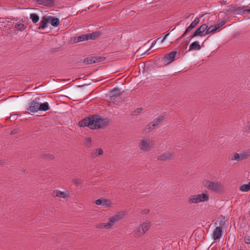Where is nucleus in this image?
Here are the masks:
<instances>
[{"mask_svg": "<svg viewBox=\"0 0 250 250\" xmlns=\"http://www.w3.org/2000/svg\"><path fill=\"white\" fill-rule=\"evenodd\" d=\"M108 123V121L106 118L94 115L83 119L79 122V125L81 127H88L94 129L104 127L107 125Z\"/></svg>", "mask_w": 250, "mask_h": 250, "instance_id": "1", "label": "nucleus"}, {"mask_svg": "<svg viewBox=\"0 0 250 250\" xmlns=\"http://www.w3.org/2000/svg\"><path fill=\"white\" fill-rule=\"evenodd\" d=\"M125 215L124 211H120L108 218L106 223H101L97 225L96 228L101 229H111L117 222L122 220Z\"/></svg>", "mask_w": 250, "mask_h": 250, "instance_id": "2", "label": "nucleus"}, {"mask_svg": "<svg viewBox=\"0 0 250 250\" xmlns=\"http://www.w3.org/2000/svg\"><path fill=\"white\" fill-rule=\"evenodd\" d=\"M100 36V34L99 32H93L76 36L73 38V41L74 42H79L89 40H94L97 39Z\"/></svg>", "mask_w": 250, "mask_h": 250, "instance_id": "3", "label": "nucleus"}, {"mask_svg": "<svg viewBox=\"0 0 250 250\" xmlns=\"http://www.w3.org/2000/svg\"><path fill=\"white\" fill-rule=\"evenodd\" d=\"M208 194L207 193H203L190 196L188 199V202L189 203L197 204L200 202L208 201Z\"/></svg>", "mask_w": 250, "mask_h": 250, "instance_id": "4", "label": "nucleus"}, {"mask_svg": "<svg viewBox=\"0 0 250 250\" xmlns=\"http://www.w3.org/2000/svg\"><path fill=\"white\" fill-rule=\"evenodd\" d=\"M204 185L206 188L211 191L219 192L222 190L221 184L218 181L205 180L204 182Z\"/></svg>", "mask_w": 250, "mask_h": 250, "instance_id": "5", "label": "nucleus"}, {"mask_svg": "<svg viewBox=\"0 0 250 250\" xmlns=\"http://www.w3.org/2000/svg\"><path fill=\"white\" fill-rule=\"evenodd\" d=\"M177 54V52L176 51H173L167 54L162 58L161 62L165 65H168L175 60Z\"/></svg>", "mask_w": 250, "mask_h": 250, "instance_id": "6", "label": "nucleus"}, {"mask_svg": "<svg viewBox=\"0 0 250 250\" xmlns=\"http://www.w3.org/2000/svg\"><path fill=\"white\" fill-rule=\"evenodd\" d=\"M152 144V142L149 138H145L140 142V147L142 150L148 151L150 149Z\"/></svg>", "mask_w": 250, "mask_h": 250, "instance_id": "7", "label": "nucleus"}, {"mask_svg": "<svg viewBox=\"0 0 250 250\" xmlns=\"http://www.w3.org/2000/svg\"><path fill=\"white\" fill-rule=\"evenodd\" d=\"M27 112L30 114H33L39 111V102L37 100L32 101L29 106L27 109Z\"/></svg>", "mask_w": 250, "mask_h": 250, "instance_id": "8", "label": "nucleus"}, {"mask_svg": "<svg viewBox=\"0 0 250 250\" xmlns=\"http://www.w3.org/2000/svg\"><path fill=\"white\" fill-rule=\"evenodd\" d=\"M95 203L97 205L102 206L104 208H108L112 205V201L106 198L98 199L95 201Z\"/></svg>", "mask_w": 250, "mask_h": 250, "instance_id": "9", "label": "nucleus"}, {"mask_svg": "<svg viewBox=\"0 0 250 250\" xmlns=\"http://www.w3.org/2000/svg\"><path fill=\"white\" fill-rule=\"evenodd\" d=\"M207 27L208 25L206 24H202L195 31L193 36H203L206 35V31Z\"/></svg>", "mask_w": 250, "mask_h": 250, "instance_id": "10", "label": "nucleus"}, {"mask_svg": "<svg viewBox=\"0 0 250 250\" xmlns=\"http://www.w3.org/2000/svg\"><path fill=\"white\" fill-rule=\"evenodd\" d=\"M69 192L67 190L62 191L60 190H56L54 191L53 193V196L63 199L67 198L69 197Z\"/></svg>", "mask_w": 250, "mask_h": 250, "instance_id": "11", "label": "nucleus"}, {"mask_svg": "<svg viewBox=\"0 0 250 250\" xmlns=\"http://www.w3.org/2000/svg\"><path fill=\"white\" fill-rule=\"evenodd\" d=\"M149 223L148 222H145L142 224L140 227L137 229L138 235H142L145 233L148 229Z\"/></svg>", "mask_w": 250, "mask_h": 250, "instance_id": "12", "label": "nucleus"}, {"mask_svg": "<svg viewBox=\"0 0 250 250\" xmlns=\"http://www.w3.org/2000/svg\"><path fill=\"white\" fill-rule=\"evenodd\" d=\"M110 97L113 99V102L117 101L120 97V90L115 88L110 93Z\"/></svg>", "mask_w": 250, "mask_h": 250, "instance_id": "13", "label": "nucleus"}, {"mask_svg": "<svg viewBox=\"0 0 250 250\" xmlns=\"http://www.w3.org/2000/svg\"><path fill=\"white\" fill-rule=\"evenodd\" d=\"M222 229L220 227H216L213 231V236L215 241L220 240V237L222 236Z\"/></svg>", "mask_w": 250, "mask_h": 250, "instance_id": "14", "label": "nucleus"}, {"mask_svg": "<svg viewBox=\"0 0 250 250\" xmlns=\"http://www.w3.org/2000/svg\"><path fill=\"white\" fill-rule=\"evenodd\" d=\"M173 158V154L169 151L166 152L158 157L159 160H167Z\"/></svg>", "mask_w": 250, "mask_h": 250, "instance_id": "15", "label": "nucleus"}, {"mask_svg": "<svg viewBox=\"0 0 250 250\" xmlns=\"http://www.w3.org/2000/svg\"><path fill=\"white\" fill-rule=\"evenodd\" d=\"M49 16L43 17L42 20L41 21V24L38 27L39 29H43L48 27V24L49 22Z\"/></svg>", "mask_w": 250, "mask_h": 250, "instance_id": "16", "label": "nucleus"}, {"mask_svg": "<svg viewBox=\"0 0 250 250\" xmlns=\"http://www.w3.org/2000/svg\"><path fill=\"white\" fill-rule=\"evenodd\" d=\"M169 33H166L164 37H163V38L160 37V38H158L156 40L153 41L152 42L150 47H154V46H155L156 45V44L157 43H158L159 45H164L163 43L165 42L166 39L169 35Z\"/></svg>", "mask_w": 250, "mask_h": 250, "instance_id": "17", "label": "nucleus"}, {"mask_svg": "<svg viewBox=\"0 0 250 250\" xmlns=\"http://www.w3.org/2000/svg\"><path fill=\"white\" fill-rule=\"evenodd\" d=\"M163 116H160L156 119L154 121L148 125V129L150 130L153 129L157 125H159L163 120Z\"/></svg>", "mask_w": 250, "mask_h": 250, "instance_id": "18", "label": "nucleus"}, {"mask_svg": "<svg viewBox=\"0 0 250 250\" xmlns=\"http://www.w3.org/2000/svg\"><path fill=\"white\" fill-rule=\"evenodd\" d=\"M49 18H50L49 22L53 26L57 27L60 25V21L58 18H54L52 16H49Z\"/></svg>", "mask_w": 250, "mask_h": 250, "instance_id": "19", "label": "nucleus"}, {"mask_svg": "<svg viewBox=\"0 0 250 250\" xmlns=\"http://www.w3.org/2000/svg\"><path fill=\"white\" fill-rule=\"evenodd\" d=\"M39 106L40 111H46L49 109V104L47 102H44L42 104H40L39 102Z\"/></svg>", "mask_w": 250, "mask_h": 250, "instance_id": "20", "label": "nucleus"}, {"mask_svg": "<svg viewBox=\"0 0 250 250\" xmlns=\"http://www.w3.org/2000/svg\"><path fill=\"white\" fill-rule=\"evenodd\" d=\"M230 159L232 161H236L237 162L242 161L240 153H238L236 152L233 153L231 154Z\"/></svg>", "mask_w": 250, "mask_h": 250, "instance_id": "21", "label": "nucleus"}, {"mask_svg": "<svg viewBox=\"0 0 250 250\" xmlns=\"http://www.w3.org/2000/svg\"><path fill=\"white\" fill-rule=\"evenodd\" d=\"M218 27H216L215 25L210 26L209 27H208L206 29V34L208 35L210 33L215 32L217 30L216 28Z\"/></svg>", "mask_w": 250, "mask_h": 250, "instance_id": "22", "label": "nucleus"}, {"mask_svg": "<svg viewBox=\"0 0 250 250\" xmlns=\"http://www.w3.org/2000/svg\"><path fill=\"white\" fill-rule=\"evenodd\" d=\"M240 190L243 192H247L250 189V181L248 184L242 185L239 188Z\"/></svg>", "mask_w": 250, "mask_h": 250, "instance_id": "23", "label": "nucleus"}, {"mask_svg": "<svg viewBox=\"0 0 250 250\" xmlns=\"http://www.w3.org/2000/svg\"><path fill=\"white\" fill-rule=\"evenodd\" d=\"M242 160L248 158L250 156V149H248L240 153Z\"/></svg>", "mask_w": 250, "mask_h": 250, "instance_id": "24", "label": "nucleus"}, {"mask_svg": "<svg viewBox=\"0 0 250 250\" xmlns=\"http://www.w3.org/2000/svg\"><path fill=\"white\" fill-rule=\"evenodd\" d=\"M83 63L85 64H90L95 63V60H94V57H91L86 58L84 59L83 60Z\"/></svg>", "mask_w": 250, "mask_h": 250, "instance_id": "25", "label": "nucleus"}, {"mask_svg": "<svg viewBox=\"0 0 250 250\" xmlns=\"http://www.w3.org/2000/svg\"><path fill=\"white\" fill-rule=\"evenodd\" d=\"M103 153V151L101 148H98L95 149L92 154L93 157H98V156L102 155Z\"/></svg>", "mask_w": 250, "mask_h": 250, "instance_id": "26", "label": "nucleus"}, {"mask_svg": "<svg viewBox=\"0 0 250 250\" xmlns=\"http://www.w3.org/2000/svg\"><path fill=\"white\" fill-rule=\"evenodd\" d=\"M30 18L32 22L34 23L37 22L39 21V16L35 13H32L30 15Z\"/></svg>", "mask_w": 250, "mask_h": 250, "instance_id": "27", "label": "nucleus"}, {"mask_svg": "<svg viewBox=\"0 0 250 250\" xmlns=\"http://www.w3.org/2000/svg\"><path fill=\"white\" fill-rule=\"evenodd\" d=\"M15 27L17 29V30L20 31H22L25 29L26 26H25L24 24L21 23H17L15 24Z\"/></svg>", "mask_w": 250, "mask_h": 250, "instance_id": "28", "label": "nucleus"}, {"mask_svg": "<svg viewBox=\"0 0 250 250\" xmlns=\"http://www.w3.org/2000/svg\"><path fill=\"white\" fill-rule=\"evenodd\" d=\"M141 48H140L138 50H137V53L141 55V56H143V55H148L149 54V53L148 52L150 50V49L151 48H149V49H148L147 50H146V51H145V52L143 53H142V50L141 49Z\"/></svg>", "mask_w": 250, "mask_h": 250, "instance_id": "29", "label": "nucleus"}, {"mask_svg": "<svg viewBox=\"0 0 250 250\" xmlns=\"http://www.w3.org/2000/svg\"><path fill=\"white\" fill-rule=\"evenodd\" d=\"M197 24H195L194 23V22H193V21L191 23V24L189 25V26L187 28L186 30V32L185 33V34L186 33V32H189L190 31V30H191L192 29H193L196 26Z\"/></svg>", "mask_w": 250, "mask_h": 250, "instance_id": "30", "label": "nucleus"}, {"mask_svg": "<svg viewBox=\"0 0 250 250\" xmlns=\"http://www.w3.org/2000/svg\"><path fill=\"white\" fill-rule=\"evenodd\" d=\"M105 58L103 57H94V60L95 62H101L104 60Z\"/></svg>", "mask_w": 250, "mask_h": 250, "instance_id": "31", "label": "nucleus"}, {"mask_svg": "<svg viewBox=\"0 0 250 250\" xmlns=\"http://www.w3.org/2000/svg\"><path fill=\"white\" fill-rule=\"evenodd\" d=\"M189 47H200V45L199 42L195 41L192 42Z\"/></svg>", "mask_w": 250, "mask_h": 250, "instance_id": "32", "label": "nucleus"}, {"mask_svg": "<svg viewBox=\"0 0 250 250\" xmlns=\"http://www.w3.org/2000/svg\"><path fill=\"white\" fill-rule=\"evenodd\" d=\"M225 23V21H223L220 22L219 23L215 24L216 27L218 26L217 28H216L217 30L220 29V28L221 27H222L223 25H224Z\"/></svg>", "mask_w": 250, "mask_h": 250, "instance_id": "33", "label": "nucleus"}, {"mask_svg": "<svg viewBox=\"0 0 250 250\" xmlns=\"http://www.w3.org/2000/svg\"><path fill=\"white\" fill-rule=\"evenodd\" d=\"M85 143L87 146H90L91 144V140L90 138H87L85 140Z\"/></svg>", "mask_w": 250, "mask_h": 250, "instance_id": "34", "label": "nucleus"}, {"mask_svg": "<svg viewBox=\"0 0 250 250\" xmlns=\"http://www.w3.org/2000/svg\"><path fill=\"white\" fill-rule=\"evenodd\" d=\"M73 182L76 185H77V186H79L80 184V183L78 179H74L73 180Z\"/></svg>", "mask_w": 250, "mask_h": 250, "instance_id": "35", "label": "nucleus"}, {"mask_svg": "<svg viewBox=\"0 0 250 250\" xmlns=\"http://www.w3.org/2000/svg\"><path fill=\"white\" fill-rule=\"evenodd\" d=\"M200 21V19L198 17H196L194 20L193 21V22H194V23L195 24H197Z\"/></svg>", "mask_w": 250, "mask_h": 250, "instance_id": "36", "label": "nucleus"}, {"mask_svg": "<svg viewBox=\"0 0 250 250\" xmlns=\"http://www.w3.org/2000/svg\"><path fill=\"white\" fill-rule=\"evenodd\" d=\"M40 1H42V3L44 5H48L49 4V0H40Z\"/></svg>", "mask_w": 250, "mask_h": 250, "instance_id": "37", "label": "nucleus"}, {"mask_svg": "<svg viewBox=\"0 0 250 250\" xmlns=\"http://www.w3.org/2000/svg\"><path fill=\"white\" fill-rule=\"evenodd\" d=\"M245 131L247 132H250V124L247 125L245 128Z\"/></svg>", "mask_w": 250, "mask_h": 250, "instance_id": "38", "label": "nucleus"}, {"mask_svg": "<svg viewBox=\"0 0 250 250\" xmlns=\"http://www.w3.org/2000/svg\"><path fill=\"white\" fill-rule=\"evenodd\" d=\"M245 242L247 244H250V237H248L246 239Z\"/></svg>", "mask_w": 250, "mask_h": 250, "instance_id": "39", "label": "nucleus"}, {"mask_svg": "<svg viewBox=\"0 0 250 250\" xmlns=\"http://www.w3.org/2000/svg\"><path fill=\"white\" fill-rule=\"evenodd\" d=\"M142 109V108H138L135 111V113H139Z\"/></svg>", "mask_w": 250, "mask_h": 250, "instance_id": "40", "label": "nucleus"}, {"mask_svg": "<svg viewBox=\"0 0 250 250\" xmlns=\"http://www.w3.org/2000/svg\"><path fill=\"white\" fill-rule=\"evenodd\" d=\"M17 132V130L16 129L13 130L11 131V134H14Z\"/></svg>", "mask_w": 250, "mask_h": 250, "instance_id": "41", "label": "nucleus"}, {"mask_svg": "<svg viewBox=\"0 0 250 250\" xmlns=\"http://www.w3.org/2000/svg\"><path fill=\"white\" fill-rule=\"evenodd\" d=\"M149 212L148 209H146L144 211V213L146 214Z\"/></svg>", "mask_w": 250, "mask_h": 250, "instance_id": "42", "label": "nucleus"}, {"mask_svg": "<svg viewBox=\"0 0 250 250\" xmlns=\"http://www.w3.org/2000/svg\"><path fill=\"white\" fill-rule=\"evenodd\" d=\"M245 11H246L250 13V6L249 7H248V9H246Z\"/></svg>", "mask_w": 250, "mask_h": 250, "instance_id": "43", "label": "nucleus"}, {"mask_svg": "<svg viewBox=\"0 0 250 250\" xmlns=\"http://www.w3.org/2000/svg\"><path fill=\"white\" fill-rule=\"evenodd\" d=\"M194 48H191V47H190L189 48V51H191L193 49H194Z\"/></svg>", "mask_w": 250, "mask_h": 250, "instance_id": "44", "label": "nucleus"}]
</instances>
